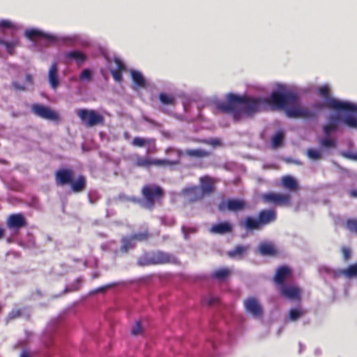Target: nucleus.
Returning <instances> with one entry per match:
<instances>
[{"instance_id": "680f3d73", "label": "nucleus", "mask_w": 357, "mask_h": 357, "mask_svg": "<svg viewBox=\"0 0 357 357\" xmlns=\"http://www.w3.org/2000/svg\"><path fill=\"white\" fill-rule=\"evenodd\" d=\"M25 79L27 82L32 84L33 83V78L32 76L29 74H27L25 77Z\"/></svg>"}, {"instance_id": "6e6d98bb", "label": "nucleus", "mask_w": 357, "mask_h": 357, "mask_svg": "<svg viewBox=\"0 0 357 357\" xmlns=\"http://www.w3.org/2000/svg\"><path fill=\"white\" fill-rule=\"evenodd\" d=\"M143 120L154 126H160V124L158 123H157L155 121H154L153 119H150L149 117L146 116H144L142 117Z\"/></svg>"}, {"instance_id": "4be33fe9", "label": "nucleus", "mask_w": 357, "mask_h": 357, "mask_svg": "<svg viewBox=\"0 0 357 357\" xmlns=\"http://www.w3.org/2000/svg\"><path fill=\"white\" fill-rule=\"evenodd\" d=\"M250 249L248 245H238L233 250L227 252V255L231 259H242Z\"/></svg>"}, {"instance_id": "6ab92c4d", "label": "nucleus", "mask_w": 357, "mask_h": 357, "mask_svg": "<svg viewBox=\"0 0 357 357\" xmlns=\"http://www.w3.org/2000/svg\"><path fill=\"white\" fill-rule=\"evenodd\" d=\"M25 36L31 40L36 38H45L50 42H55L56 40V38L54 35L46 33L35 29L26 30L25 31Z\"/></svg>"}, {"instance_id": "13d9d810", "label": "nucleus", "mask_w": 357, "mask_h": 357, "mask_svg": "<svg viewBox=\"0 0 357 357\" xmlns=\"http://www.w3.org/2000/svg\"><path fill=\"white\" fill-rule=\"evenodd\" d=\"M114 284H107V285H105V286H102V287H100L99 288H98L97 289L95 290V292L96 293H100V292H104L105 291H106L107 289L113 287Z\"/></svg>"}, {"instance_id": "bb28decb", "label": "nucleus", "mask_w": 357, "mask_h": 357, "mask_svg": "<svg viewBox=\"0 0 357 357\" xmlns=\"http://www.w3.org/2000/svg\"><path fill=\"white\" fill-rule=\"evenodd\" d=\"M184 153L190 158H203L211 155V152L202 149H186Z\"/></svg>"}, {"instance_id": "7c9ffc66", "label": "nucleus", "mask_w": 357, "mask_h": 357, "mask_svg": "<svg viewBox=\"0 0 357 357\" xmlns=\"http://www.w3.org/2000/svg\"><path fill=\"white\" fill-rule=\"evenodd\" d=\"M0 45H3L8 53L12 55L14 54L15 48L20 45V41L17 38L11 41H6L0 38Z\"/></svg>"}, {"instance_id": "3c124183", "label": "nucleus", "mask_w": 357, "mask_h": 357, "mask_svg": "<svg viewBox=\"0 0 357 357\" xmlns=\"http://www.w3.org/2000/svg\"><path fill=\"white\" fill-rule=\"evenodd\" d=\"M122 71H119V70H112L111 71V73L112 75V77L114 78V79L116 82H121L122 80H123V77H122V73H121Z\"/></svg>"}, {"instance_id": "e2e57ef3", "label": "nucleus", "mask_w": 357, "mask_h": 357, "mask_svg": "<svg viewBox=\"0 0 357 357\" xmlns=\"http://www.w3.org/2000/svg\"><path fill=\"white\" fill-rule=\"evenodd\" d=\"M99 277H100V273H98V272H95V273H93L92 274V278H93V279H96V278H99Z\"/></svg>"}, {"instance_id": "4c0bfd02", "label": "nucleus", "mask_w": 357, "mask_h": 357, "mask_svg": "<svg viewBox=\"0 0 357 357\" xmlns=\"http://www.w3.org/2000/svg\"><path fill=\"white\" fill-rule=\"evenodd\" d=\"M284 139L282 132H278L272 138V146L273 148H278L281 146Z\"/></svg>"}, {"instance_id": "cd10ccee", "label": "nucleus", "mask_w": 357, "mask_h": 357, "mask_svg": "<svg viewBox=\"0 0 357 357\" xmlns=\"http://www.w3.org/2000/svg\"><path fill=\"white\" fill-rule=\"evenodd\" d=\"M282 183L284 188L291 191H296L298 189L296 180L291 176H285L282 178Z\"/></svg>"}, {"instance_id": "9b49d317", "label": "nucleus", "mask_w": 357, "mask_h": 357, "mask_svg": "<svg viewBox=\"0 0 357 357\" xmlns=\"http://www.w3.org/2000/svg\"><path fill=\"white\" fill-rule=\"evenodd\" d=\"M243 305L247 313L251 314L255 318H261L264 310L257 298L249 297L244 300Z\"/></svg>"}, {"instance_id": "c85d7f7f", "label": "nucleus", "mask_w": 357, "mask_h": 357, "mask_svg": "<svg viewBox=\"0 0 357 357\" xmlns=\"http://www.w3.org/2000/svg\"><path fill=\"white\" fill-rule=\"evenodd\" d=\"M231 273V271L228 268H221L214 271L211 277L220 281L227 279Z\"/></svg>"}, {"instance_id": "423d86ee", "label": "nucleus", "mask_w": 357, "mask_h": 357, "mask_svg": "<svg viewBox=\"0 0 357 357\" xmlns=\"http://www.w3.org/2000/svg\"><path fill=\"white\" fill-rule=\"evenodd\" d=\"M77 116L83 125L92 128L98 125H104V117L94 109H79L76 111Z\"/></svg>"}, {"instance_id": "ddd939ff", "label": "nucleus", "mask_w": 357, "mask_h": 357, "mask_svg": "<svg viewBox=\"0 0 357 357\" xmlns=\"http://www.w3.org/2000/svg\"><path fill=\"white\" fill-rule=\"evenodd\" d=\"M217 181L209 176H204L199 178L200 190L204 195H210L215 190V183Z\"/></svg>"}, {"instance_id": "052dcab7", "label": "nucleus", "mask_w": 357, "mask_h": 357, "mask_svg": "<svg viewBox=\"0 0 357 357\" xmlns=\"http://www.w3.org/2000/svg\"><path fill=\"white\" fill-rule=\"evenodd\" d=\"M129 201L133 202V203H139L140 199L136 197H132L128 199Z\"/></svg>"}, {"instance_id": "de8ad7c7", "label": "nucleus", "mask_w": 357, "mask_h": 357, "mask_svg": "<svg viewBox=\"0 0 357 357\" xmlns=\"http://www.w3.org/2000/svg\"><path fill=\"white\" fill-rule=\"evenodd\" d=\"M332 98H328L327 100H326V102L325 103H321V102H316L313 105V108L317 111L319 110H321L324 107H328V108H330V109H335L334 107H331L328 105V101L330 100H331Z\"/></svg>"}, {"instance_id": "473e14b6", "label": "nucleus", "mask_w": 357, "mask_h": 357, "mask_svg": "<svg viewBox=\"0 0 357 357\" xmlns=\"http://www.w3.org/2000/svg\"><path fill=\"white\" fill-rule=\"evenodd\" d=\"M130 236L137 244V242L147 241L151 237V234L148 229H144L142 231L134 233Z\"/></svg>"}, {"instance_id": "412c9836", "label": "nucleus", "mask_w": 357, "mask_h": 357, "mask_svg": "<svg viewBox=\"0 0 357 357\" xmlns=\"http://www.w3.org/2000/svg\"><path fill=\"white\" fill-rule=\"evenodd\" d=\"M185 194L188 196L189 201L192 202L200 201L205 196L198 186H192L185 189Z\"/></svg>"}, {"instance_id": "2eb2a0df", "label": "nucleus", "mask_w": 357, "mask_h": 357, "mask_svg": "<svg viewBox=\"0 0 357 357\" xmlns=\"http://www.w3.org/2000/svg\"><path fill=\"white\" fill-rule=\"evenodd\" d=\"M257 218L263 227L275 221L277 212L273 209H264L259 212Z\"/></svg>"}, {"instance_id": "603ef678", "label": "nucleus", "mask_w": 357, "mask_h": 357, "mask_svg": "<svg viewBox=\"0 0 357 357\" xmlns=\"http://www.w3.org/2000/svg\"><path fill=\"white\" fill-rule=\"evenodd\" d=\"M341 252L344 260L347 261L351 258V250L347 247H342Z\"/></svg>"}, {"instance_id": "4d7b16f0", "label": "nucleus", "mask_w": 357, "mask_h": 357, "mask_svg": "<svg viewBox=\"0 0 357 357\" xmlns=\"http://www.w3.org/2000/svg\"><path fill=\"white\" fill-rule=\"evenodd\" d=\"M12 85H13V88L17 91H24L25 90V87L17 82H13L12 83Z\"/></svg>"}, {"instance_id": "9d476101", "label": "nucleus", "mask_w": 357, "mask_h": 357, "mask_svg": "<svg viewBox=\"0 0 357 357\" xmlns=\"http://www.w3.org/2000/svg\"><path fill=\"white\" fill-rule=\"evenodd\" d=\"M247 207L246 203L243 199H230L222 200L218 206V208L221 212L229 211L231 212H238L243 211Z\"/></svg>"}, {"instance_id": "09e8293b", "label": "nucleus", "mask_w": 357, "mask_h": 357, "mask_svg": "<svg viewBox=\"0 0 357 357\" xmlns=\"http://www.w3.org/2000/svg\"><path fill=\"white\" fill-rule=\"evenodd\" d=\"M0 28L1 29H6V28L13 29L15 27H14L13 24L10 21L7 20H3L0 21ZM2 31L3 32V30H2Z\"/></svg>"}, {"instance_id": "79ce46f5", "label": "nucleus", "mask_w": 357, "mask_h": 357, "mask_svg": "<svg viewBox=\"0 0 357 357\" xmlns=\"http://www.w3.org/2000/svg\"><path fill=\"white\" fill-rule=\"evenodd\" d=\"M320 144L324 148H335L336 146L335 142L328 137L322 139Z\"/></svg>"}, {"instance_id": "39448f33", "label": "nucleus", "mask_w": 357, "mask_h": 357, "mask_svg": "<svg viewBox=\"0 0 357 357\" xmlns=\"http://www.w3.org/2000/svg\"><path fill=\"white\" fill-rule=\"evenodd\" d=\"M282 93H291L296 97V102L294 104H287L282 109H286V114L289 118H301L305 119H312L317 116L316 111L310 109L305 107L299 105L298 96L292 91L282 92Z\"/></svg>"}, {"instance_id": "49530a36", "label": "nucleus", "mask_w": 357, "mask_h": 357, "mask_svg": "<svg viewBox=\"0 0 357 357\" xmlns=\"http://www.w3.org/2000/svg\"><path fill=\"white\" fill-rule=\"evenodd\" d=\"M319 93L326 99V100L330 98V89L328 86H322L319 89Z\"/></svg>"}, {"instance_id": "774afa93", "label": "nucleus", "mask_w": 357, "mask_h": 357, "mask_svg": "<svg viewBox=\"0 0 357 357\" xmlns=\"http://www.w3.org/2000/svg\"><path fill=\"white\" fill-rule=\"evenodd\" d=\"M1 309H2V306H1V305H0V311L1 310Z\"/></svg>"}, {"instance_id": "bf43d9fd", "label": "nucleus", "mask_w": 357, "mask_h": 357, "mask_svg": "<svg viewBox=\"0 0 357 357\" xmlns=\"http://www.w3.org/2000/svg\"><path fill=\"white\" fill-rule=\"evenodd\" d=\"M349 196L351 198H357V188L349 191Z\"/></svg>"}, {"instance_id": "7ed1b4c3", "label": "nucleus", "mask_w": 357, "mask_h": 357, "mask_svg": "<svg viewBox=\"0 0 357 357\" xmlns=\"http://www.w3.org/2000/svg\"><path fill=\"white\" fill-rule=\"evenodd\" d=\"M165 153H175L176 158L174 160L151 159L149 157H142L136 155L135 161L133 162V166L139 168H149L152 165L157 167H168L177 165L180 163V159L183 154L182 151L173 147H169L165 150Z\"/></svg>"}, {"instance_id": "338daca9", "label": "nucleus", "mask_w": 357, "mask_h": 357, "mask_svg": "<svg viewBox=\"0 0 357 357\" xmlns=\"http://www.w3.org/2000/svg\"><path fill=\"white\" fill-rule=\"evenodd\" d=\"M351 158H353L354 160H357V153L351 155Z\"/></svg>"}, {"instance_id": "b1692460", "label": "nucleus", "mask_w": 357, "mask_h": 357, "mask_svg": "<svg viewBox=\"0 0 357 357\" xmlns=\"http://www.w3.org/2000/svg\"><path fill=\"white\" fill-rule=\"evenodd\" d=\"M65 57L71 60H74L78 65H81L86 60V56L84 53L73 50L65 53Z\"/></svg>"}, {"instance_id": "a878e982", "label": "nucleus", "mask_w": 357, "mask_h": 357, "mask_svg": "<svg viewBox=\"0 0 357 357\" xmlns=\"http://www.w3.org/2000/svg\"><path fill=\"white\" fill-rule=\"evenodd\" d=\"M259 252L263 256H275L278 253L275 246L268 243H264L259 246Z\"/></svg>"}, {"instance_id": "393cba45", "label": "nucleus", "mask_w": 357, "mask_h": 357, "mask_svg": "<svg viewBox=\"0 0 357 357\" xmlns=\"http://www.w3.org/2000/svg\"><path fill=\"white\" fill-rule=\"evenodd\" d=\"M121 245L119 248V251L121 253L126 254L130 250H132L135 248L136 244L130 236H123L121 239Z\"/></svg>"}, {"instance_id": "0e129e2a", "label": "nucleus", "mask_w": 357, "mask_h": 357, "mask_svg": "<svg viewBox=\"0 0 357 357\" xmlns=\"http://www.w3.org/2000/svg\"><path fill=\"white\" fill-rule=\"evenodd\" d=\"M4 229L0 227V239L3 237Z\"/></svg>"}, {"instance_id": "ea45409f", "label": "nucleus", "mask_w": 357, "mask_h": 357, "mask_svg": "<svg viewBox=\"0 0 357 357\" xmlns=\"http://www.w3.org/2000/svg\"><path fill=\"white\" fill-rule=\"evenodd\" d=\"M22 316V311L20 308L13 309L7 316V321L20 318Z\"/></svg>"}, {"instance_id": "8fccbe9b", "label": "nucleus", "mask_w": 357, "mask_h": 357, "mask_svg": "<svg viewBox=\"0 0 357 357\" xmlns=\"http://www.w3.org/2000/svg\"><path fill=\"white\" fill-rule=\"evenodd\" d=\"M142 331V328L141 323L139 321H137L134 325L133 328L131 330V333L132 335H137L140 334Z\"/></svg>"}, {"instance_id": "5fc2aeb1", "label": "nucleus", "mask_w": 357, "mask_h": 357, "mask_svg": "<svg viewBox=\"0 0 357 357\" xmlns=\"http://www.w3.org/2000/svg\"><path fill=\"white\" fill-rule=\"evenodd\" d=\"M114 63H116V67H117L116 70L123 71L126 69L125 64L120 59H119V58L114 59Z\"/></svg>"}, {"instance_id": "a18cd8bd", "label": "nucleus", "mask_w": 357, "mask_h": 357, "mask_svg": "<svg viewBox=\"0 0 357 357\" xmlns=\"http://www.w3.org/2000/svg\"><path fill=\"white\" fill-rule=\"evenodd\" d=\"M92 77L91 71L89 69H84L80 74L79 78L82 81H91Z\"/></svg>"}, {"instance_id": "f704fd0d", "label": "nucleus", "mask_w": 357, "mask_h": 357, "mask_svg": "<svg viewBox=\"0 0 357 357\" xmlns=\"http://www.w3.org/2000/svg\"><path fill=\"white\" fill-rule=\"evenodd\" d=\"M159 100L163 105L172 106L176 105L175 98L172 95H167L165 93H160L159 94Z\"/></svg>"}, {"instance_id": "1a4fd4ad", "label": "nucleus", "mask_w": 357, "mask_h": 357, "mask_svg": "<svg viewBox=\"0 0 357 357\" xmlns=\"http://www.w3.org/2000/svg\"><path fill=\"white\" fill-rule=\"evenodd\" d=\"M31 110L34 114L42 119L52 121H60L59 114L47 106L40 104H33L31 106Z\"/></svg>"}, {"instance_id": "c756f323", "label": "nucleus", "mask_w": 357, "mask_h": 357, "mask_svg": "<svg viewBox=\"0 0 357 357\" xmlns=\"http://www.w3.org/2000/svg\"><path fill=\"white\" fill-rule=\"evenodd\" d=\"M243 225L248 230H258L262 228L258 218L255 219L252 217H247Z\"/></svg>"}, {"instance_id": "dca6fc26", "label": "nucleus", "mask_w": 357, "mask_h": 357, "mask_svg": "<svg viewBox=\"0 0 357 357\" xmlns=\"http://www.w3.org/2000/svg\"><path fill=\"white\" fill-rule=\"evenodd\" d=\"M328 105L338 111L357 112V105L350 102H343L337 99H331L328 101Z\"/></svg>"}, {"instance_id": "58836bf2", "label": "nucleus", "mask_w": 357, "mask_h": 357, "mask_svg": "<svg viewBox=\"0 0 357 357\" xmlns=\"http://www.w3.org/2000/svg\"><path fill=\"white\" fill-rule=\"evenodd\" d=\"M306 155L313 160H317L321 158L320 151L314 149H308L306 151Z\"/></svg>"}, {"instance_id": "864d4df0", "label": "nucleus", "mask_w": 357, "mask_h": 357, "mask_svg": "<svg viewBox=\"0 0 357 357\" xmlns=\"http://www.w3.org/2000/svg\"><path fill=\"white\" fill-rule=\"evenodd\" d=\"M204 302L208 305L211 306L218 302V298L213 296H209L204 300Z\"/></svg>"}, {"instance_id": "f8f14e48", "label": "nucleus", "mask_w": 357, "mask_h": 357, "mask_svg": "<svg viewBox=\"0 0 357 357\" xmlns=\"http://www.w3.org/2000/svg\"><path fill=\"white\" fill-rule=\"evenodd\" d=\"M342 122V117L339 114H331L328 117V122L323 128V132L326 137L332 132H335L339 130L340 124Z\"/></svg>"}, {"instance_id": "f257e3e1", "label": "nucleus", "mask_w": 357, "mask_h": 357, "mask_svg": "<svg viewBox=\"0 0 357 357\" xmlns=\"http://www.w3.org/2000/svg\"><path fill=\"white\" fill-rule=\"evenodd\" d=\"M296 102V96L278 91H273L269 98H250L230 93L227 95L225 102L217 103V108L224 113L231 114L237 121L242 114L251 116L266 105L275 109H282L286 105Z\"/></svg>"}, {"instance_id": "37998d69", "label": "nucleus", "mask_w": 357, "mask_h": 357, "mask_svg": "<svg viewBox=\"0 0 357 357\" xmlns=\"http://www.w3.org/2000/svg\"><path fill=\"white\" fill-rule=\"evenodd\" d=\"M344 274L348 277L357 276V263L350 265L345 271Z\"/></svg>"}, {"instance_id": "72a5a7b5", "label": "nucleus", "mask_w": 357, "mask_h": 357, "mask_svg": "<svg viewBox=\"0 0 357 357\" xmlns=\"http://www.w3.org/2000/svg\"><path fill=\"white\" fill-rule=\"evenodd\" d=\"M131 77L136 85L139 87H144L146 85L145 79L141 73L135 70L131 71Z\"/></svg>"}, {"instance_id": "5701e85b", "label": "nucleus", "mask_w": 357, "mask_h": 357, "mask_svg": "<svg viewBox=\"0 0 357 357\" xmlns=\"http://www.w3.org/2000/svg\"><path fill=\"white\" fill-rule=\"evenodd\" d=\"M232 231V226L227 222H220L212 225L210 231L213 234H224L230 233Z\"/></svg>"}, {"instance_id": "6e6552de", "label": "nucleus", "mask_w": 357, "mask_h": 357, "mask_svg": "<svg viewBox=\"0 0 357 357\" xmlns=\"http://www.w3.org/2000/svg\"><path fill=\"white\" fill-rule=\"evenodd\" d=\"M262 201L275 206H289L291 204V197L289 194L268 192L261 195Z\"/></svg>"}, {"instance_id": "f03ea898", "label": "nucleus", "mask_w": 357, "mask_h": 357, "mask_svg": "<svg viewBox=\"0 0 357 357\" xmlns=\"http://www.w3.org/2000/svg\"><path fill=\"white\" fill-rule=\"evenodd\" d=\"M75 172L71 168H60L54 172L55 183L57 186L70 185L74 193L83 192L86 187V178L84 175H79L74 179Z\"/></svg>"}, {"instance_id": "a19ab883", "label": "nucleus", "mask_w": 357, "mask_h": 357, "mask_svg": "<svg viewBox=\"0 0 357 357\" xmlns=\"http://www.w3.org/2000/svg\"><path fill=\"white\" fill-rule=\"evenodd\" d=\"M149 143H150L149 139H144V138L139 137H134L132 141V145L134 146H137V147H142L146 144H149Z\"/></svg>"}, {"instance_id": "4468645a", "label": "nucleus", "mask_w": 357, "mask_h": 357, "mask_svg": "<svg viewBox=\"0 0 357 357\" xmlns=\"http://www.w3.org/2000/svg\"><path fill=\"white\" fill-rule=\"evenodd\" d=\"M280 294L290 300H301V291L295 285H284L280 288Z\"/></svg>"}, {"instance_id": "2f4dec72", "label": "nucleus", "mask_w": 357, "mask_h": 357, "mask_svg": "<svg viewBox=\"0 0 357 357\" xmlns=\"http://www.w3.org/2000/svg\"><path fill=\"white\" fill-rule=\"evenodd\" d=\"M307 312V311L305 309L301 307L291 308L289 311V318L291 321H296Z\"/></svg>"}, {"instance_id": "f3484780", "label": "nucleus", "mask_w": 357, "mask_h": 357, "mask_svg": "<svg viewBox=\"0 0 357 357\" xmlns=\"http://www.w3.org/2000/svg\"><path fill=\"white\" fill-rule=\"evenodd\" d=\"M291 275V270L286 266H280L275 273L273 280L280 286V288L284 284L285 280Z\"/></svg>"}, {"instance_id": "20e7f679", "label": "nucleus", "mask_w": 357, "mask_h": 357, "mask_svg": "<svg viewBox=\"0 0 357 357\" xmlns=\"http://www.w3.org/2000/svg\"><path fill=\"white\" fill-rule=\"evenodd\" d=\"M177 259L167 252L162 251L145 252L139 257L137 264L139 266H149L164 264H177Z\"/></svg>"}, {"instance_id": "a211bd4d", "label": "nucleus", "mask_w": 357, "mask_h": 357, "mask_svg": "<svg viewBox=\"0 0 357 357\" xmlns=\"http://www.w3.org/2000/svg\"><path fill=\"white\" fill-rule=\"evenodd\" d=\"M6 224L10 229H19L26 226V221L22 214L16 213L8 217Z\"/></svg>"}, {"instance_id": "0eeeda50", "label": "nucleus", "mask_w": 357, "mask_h": 357, "mask_svg": "<svg viewBox=\"0 0 357 357\" xmlns=\"http://www.w3.org/2000/svg\"><path fill=\"white\" fill-rule=\"evenodd\" d=\"M142 194L146 200V206L152 209L155 200L164 196L162 188L156 185H146L142 189Z\"/></svg>"}, {"instance_id": "aec40b11", "label": "nucleus", "mask_w": 357, "mask_h": 357, "mask_svg": "<svg viewBox=\"0 0 357 357\" xmlns=\"http://www.w3.org/2000/svg\"><path fill=\"white\" fill-rule=\"evenodd\" d=\"M48 81L52 89H56L59 86V70L56 63L51 65L48 71Z\"/></svg>"}, {"instance_id": "e433bc0d", "label": "nucleus", "mask_w": 357, "mask_h": 357, "mask_svg": "<svg viewBox=\"0 0 357 357\" xmlns=\"http://www.w3.org/2000/svg\"><path fill=\"white\" fill-rule=\"evenodd\" d=\"M346 228L357 235V218H350L346 221Z\"/></svg>"}, {"instance_id": "c9c22d12", "label": "nucleus", "mask_w": 357, "mask_h": 357, "mask_svg": "<svg viewBox=\"0 0 357 357\" xmlns=\"http://www.w3.org/2000/svg\"><path fill=\"white\" fill-rule=\"evenodd\" d=\"M342 123L351 128H357V117L354 116H347L342 118Z\"/></svg>"}, {"instance_id": "69168bd1", "label": "nucleus", "mask_w": 357, "mask_h": 357, "mask_svg": "<svg viewBox=\"0 0 357 357\" xmlns=\"http://www.w3.org/2000/svg\"><path fill=\"white\" fill-rule=\"evenodd\" d=\"M20 357H29V354L26 351H23L21 354Z\"/></svg>"}, {"instance_id": "c03bdc74", "label": "nucleus", "mask_w": 357, "mask_h": 357, "mask_svg": "<svg viewBox=\"0 0 357 357\" xmlns=\"http://www.w3.org/2000/svg\"><path fill=\"white\" fill-rule=\"evenodd\" d=\"M199 142L205 144L211 145L213 146H218L221 145L220 140L217 138H213V139H202V140L199 141Z\"/></svg>"}]
</instances>
